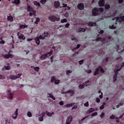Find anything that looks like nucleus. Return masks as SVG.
I'll return each mask as SVG.
<instances>
[{"label":"nucleus","instance_id":"21","mask_svg":"<svg viewBox=\"0 0 124 124\" xmlns=\"http://www.w3.org/2000/svg\"><path fill=\"white\" fill-rule=\"evenodd\" d=\"M27 11H28V12H31L33 11V9H32V8H31L30 6H28L27 7Z\"/></svg>","mask_w":124,"mask_h":124},{"label":"nucleus","instance_id":"17","mask_svg":"<svg viewBox=\"0 0 124 124\" xmlns=\"http://www.w3.org/2000/svg\"><path fill=\"white\" fill-rule=\"evenodd\" d=\"M7 20L10 21V22H13V16H8Z\"/></svg>","mask_w":124,"mask_h":124},{"label":"nucleus","instance_id":"40","mask_svg":"<svg viewBox=\"0 0 124 124\" xmlns=\"http://www.w3.org/2000/svg\"><path fill=\"white\" fill-rule=\"evenodd\" d=\"M9 98L10 99H12V98H13V94H12V93H10V95L9 96Z\"/></svg>","mask_w":124,"mask_h":124},{"label":"nucleus","instance_id":"62","mask_svg":"<svg viewBox=\"0 0 124 124\" xmlns=\"http://www.w3.org/2000/svg\"><path fill=\"white\" fill-rule=\"evenodd\" d=\"M59 105H63V101H61L59 102Z\"/></svg>","mask_w":124,"mask_h":124},{"label":"nucleus","instance_id":"37","mask_svg":"<svg viewBox=\"0 0 124 124\" xmlns=\"http://www.w3.org/2000/svg\"><path fill=\"white\" fill-rule=\"evenodd\" d=\"M109 28L111 30H116V27H115L114 25L109 26Z\"/></svg>","mask_w":124,"mask_h":124},{"label":"nucleus","instance_id":"4","mask_svg":"<svg viewBox=\"0 0 124 124\" xmlns=\"http://www.w3.org/2000/svg\"><path fill=\"white\" fill-rule=\"evenodd\" d=\"M12 52V51L10 50L9 51L8 54H2V56L3 58V59H12V58H13V57H14V55L11 54L10 52Z\"/></svg>","mask_w":124,"mask_h":124},{"label":"nucleus","instance_id":"56","mask_svg":"<svg viewBox=\"0 0 124 124\" xmlns=\"http://www.w3.org/2000/svg\"><path fill=\"white\" fill-rule=\"evenodd\" d=\"M83 62H84V60H82L79 61V64H83Z\"/></svg>","mask_w":124,"mask_h":124},{"label":"nucleus","instance_id":"8","mask_svg":"<svg viewBox=\"0 0 124 124\" xmlns=\"http://www.w3.org/2000/svg\"><path fill=\"white\" fill-rule=\"evenodd\" d=\"M18 38L19 39H22V40H25L26 39V37L23 35V34H20V32H18L17 34Z\"/></svg>","mask_w":124,"mask_h":124},{"label":"nucleus","instance_id":"9","mask_svg":"<svg viewBox=\"0 0 124 124\" xmlns=\"http://www.w3.org/2000/svg\"><path fill=\"white\" fill-rule=\"evenodd\" d=\"M99 6L100 7H102L105 5V0H100L98 1Z\"/></svg>","mask_w":124,"mask_h":124},{"label":"nucleus","instance_id":"3","mask_svg":"<svg viewBox=\"0 0 124 124\" xmlns=\"http://www.w3.org/2000/svg\"><path fill=\"white\" fill-rule=\"evenodd\" d=\"M53 50H50L49 52H48L47 54H44L41 55L40 57V59L42 61H43L44 60H45L47 57H50L51 55L53 54Z\"/></svg>","mask_w":124,"mask_h":124},{"label":"nucleus","instance_id":"30","mask_svg":"<svg viewBox=\"0 0 124 124\" xmlns=\"http://www.w3.org/2000/svg\"><path fill=\"white\" fill-rule=\"evenodd\" d=\"M36 13V12L35 11H33L32 12H30L29 13L30 16H32V15H35V14Z\"/></svg>","mask_w":124,"mask_h":124},{"label":"nucleus","instance_id":"27","mask_svg":"<svg viewBox=\"0 0 124 124\" xmlns=\"http://www.w3.org/2000/svg\"><path fill=\"white\" fill-rule=\"evenodd\" d=\"M31 68H33L35 70V71L38 72L39 71V67H33V66H31Z\"/></svg>","mask_w":124,"mask_h":124},{"label":"nucleus","instance_id":"1","mask_svg":"<svg viewBox=\"0 0 124 124\" xmlns=\"http://www.w3.org/2000/svg\"><path fill=\"white\" fill-rule=\"evenodd\" d=\"M98 11L102 13L103 11H104V9L103 8H94L92 10V13L93 16H97L98 15Z\"/></svg>","mask_w":124,"mask_h":124},{"label":"nucleus","instance_id":"15","mask_svg":"<svg viewBox=\"0 0 124 124\" xmlns=\"http://www.w3.org/2000/svg\"><path fill=\"white\" fill-rule=\"evenodd\" d=\"M88 25L90 27H93V26H96V23L90 22L88 23Z\"/></svg>","mask_w":124,"mask_h":124},{"label":"nucleus","instance_id":"58","mask_svg":"<svg viewBox=\"0 0 124 124\" xmlns=\"http://www.w3.org/2000/svg\"><path fill=\"white\" fill-rule=\"evenodd\" d=\"M120 19L122 22L123 21H124V15L123 16H120Z\"/></svg>","mask_w":124,"mask_h":124},{"label":"nucleus","instance_id":"48","mask_svg":"<svg viewBox=\"0 0 124 124\" xmlns=\"http://www.w3.org/2000/svg\"><path fill=\"white\" fill-rule=\"evenodd\" d=\"M95 116H97V112H94L92 114V117H94Z\"/></svg>","mask_w":124,"mask_h":124},{"label":"nucleus","instance_id":"33","mask_svg":"<svg viewBox=\"0 0 124 124\" xmlns=\"http://www.w3.org/2000/svg\"><path fill=\"white\" fill-rule=\"evenodd\" d=\"M28 26L27 25H20L19 26V29H25V28H27Z\"/></svg>","mask_w":124,"mask_h":124},{"label":"nucleus","instance_id":"13","mask_svg":"<svg viewBox=\"0 0 124 124\" xmlns=\"http://www.w3.org/2000/svg\"><path fill=\"white\" fill-rule=\"evenodd\" d=\"M18 115V108H17L15 111V112L14 113V114H13V119H14L15 120H16V119H17V115Z\"/></svg>","mask_w":124,"mask_h":124},{"label":"nucleus","instance_id":"41","mask_svg":"<svg viewBox=\"0 0 124 124\" xmlns=\"http://www.w3.org/2000/svg\"><path fill=\"white\" fill-rule=\"evenodd\" d=\"M38 37L39 39H45V37L42 36V35H40L39 37Z\"/></svg>","mask_w":124,"mask_h":124},{"label":"nucleus","instance_id":"6","mask_svg":"<svg viewBox=\"0 0 124 124\" xmlns=\"http://www.w3.org/2000/svg\"><path fill=\"white\" fill-rule=\"evenodd\" d=\"M21 76H22V74H18L16 76L11 75L9 77V78L11 80H16V79H18Z\"/></svg>","mask_w":124,"mask_h":124},{"label":"nucleus","instance_id":"7","mask_svg":"<svg viewBox=\"0 0 124 124\" xmlns=\"http://www.w3.org/2000/svg\"><path fill=\"white\" fill-rule=\"evenodd\" d=\"M78 8L79 10H83L85 8V6L83 3H80L78 4Z\"/></svg>","mask_w":124,"mask_h":124},{"label":"nucleus","instance_id":"59","mask_svg":"<svg viewBox=\"0 0 124 124\" xmlns=\"http://www.w3.org/2000/svg\"><path fill=\"white\" fill-rule=\"evenodd\" d=\"M70 26V24L69 23H67L65 25V28H68Z\"/></svg>","mask_w":124,"mask_h":124},{"label":"nucleus","instance_id":"42","mask_svg":"<svg viewBox=\"0 0 124 124\" xmlns=\"http://www.w3.org/2000/svg\"><path fill=\"white\" fill-rule=\"evenodd\" d=\"M105 8L106 9L108 10V9H109L110 8V5L109 4H106L105 5Z\"/></svg>","mask_w":124,"mask_h":124},{"label":"nucleus","instance_id":"16","mask_svg":"<svg viewBox=\"0 0 124 124\" xmlns=\"http://www.w3.org/2000/svg\"><path fill=\"white\" fill-rule=\"evenodd\" d=\"M100 72H99V68H97L95 70V71L94 73V76H96V75H97V74H99Z\"/></svg>","mask_w":124,"mask_h":124},{"label":"nucleus","instance_id":"43","mask_svg":"<svg viewBox=\"0 0 124 124\" xmlns=\"http://www.w3.org/2000/svg\"><path fill=\"white\" fill-rule=\"evenodd\" d=\"M55 80H56V78H55V77H52L51 79V81L52 83H53V82H54Z\"/></svg>","mask_w":124,"mask_h":124},{"label":"nucleus","instance_id":"28","mask_svg":"<svg viewBox=\"0 0 124 124\" xmlns=\"http://www.w3.org/2000/svg\"><path fill=\"white\" fill-rule=\"evenodd\" d=\"M34 5H36V6H38L39 7H40V3H39V2H37V1H34Z\"/></svg>","mask_w":124,"mask_h":124},{"label":"nucleus","instance_id":"36","mask_svg":"<svg viewBox=\"0 0 124 124\" xmlns=\"http://www.w3.org/2000/svg\"><path fill=\"white\" fill-rule=\"evenodd\" d=\"M67 93H73L72 95H71V96H72V95H73V94H74V91H73V90H69L67 91Z\"/></svg>","mask_w":124,"mask_h":124},{"label":"nucleus","instance_id":"20","mask_svg":"<svg viewBox=\"0 0 124 124\" xmlns=\"http://www.w3.org/2000/svg\"><path fill=\"white\" fill-rule=\"evenodd\" d=\"M75 104V103H71V104H67L65 106V107L66 108H69V107H72V106Z\"/></svg>","mask_w":124,"mask_h":124},{"label":"nucleus","instance_id":"60","mask_svg":"<svg viewBox=\"0 0 124 124\" xmlns=\"http://www.w3.org/2000/svg\"><path fill=\"white\" fill-rule=\"evenodd\" d=\"M119 3H123L124 2V0H118Z\"/></svg>","mask_w":124,"mask_h":124},{"label":"nucleus","instance_id":"54","mask_svg":"<svg viewBox=\"0 0 124 124\" xmlns=\"http://www.w3.org/2000/svg\"><path fill=\"white\" fill-rule=\"evenodd\" d=\"M5 77L3 76H1L0 75V79L3 80V79H5Z\"/></svg>","mask_w":124,"mask_h":124},{"label":"nucleus","instance_id":"50","mask_svg":"<svg viewBox=\"0 0 124 124\" xmlns=\"http://www.w3.org/2000/svg\"><path fill=\"white\" fill-rule=\"evenodd\" d=\"M72 72V71L71 70H67L66 72L67 75H69L70 73H71Z\"/></svg>","mask_w":124,"mask_h":124},{"label":"nucleus","instance_id":"38","mask_svg":"<svg viewBox=\"0 0 124 124\" xmlns=\"http://www.w3.org/2000/svg\"><path fill=\"white\" fill-rule=\"evenodd\" d=\"M117 10H115V12H114L112 15H111V17H115L116 15H117Z\"/></svg>","mask_w":124,"mask_h":124},{"label":"nucleus","instance_id":"25","mask_svg":"<svg viewBox=\"0 0 124 124\" xmlns=\"http://www.w3.org/2000/svg\"><path fill=\"white\" fill-rule=\"evenodd\" d=\"M98 68H99V70H100V72H101V73H104V72H105V71H104V69H103V68H102V67H101V66H99Z\"/></svg>","mask_w":124,"mask_h":124},{"label":"nucleus","instance_id":"35","mask_svg":"<svg viewBox=\"0 0 124 124\" xmlns=\"http://www.w3.org/2000/svg\"><path fill=\"white\" fill-rule=\"evenodd\" d=\"M61 23H67V19H66V18H64V19L61 20Z\"/></svg>","mask_w":124,"mask_h":124},{"label":"nucleus","instance_id":"32","mask_svg":"<svg viewBox=\"0 0 124 124\" xmlns=\"http://www.w3.org/2000/svg\"><path fill=\"white\" fill-rule=\"evenodd\" d=\"M39 22H40V18H39V17H37L36 19V21L34 22V24H36V25H37Z\"/></svg>","mask_w":124,"mask_h":124},{"label":"nucleus","instance_id":"24","mask_svg":"<svg viewBox=\"0 0 124 124\" xmlns=\"http://www.w3.org/2000/svg\"><path fill=\"white\" fill-rule=\"evenodd\" d=\"M105 105H106V103L104 102L102 104V105H101L100 107V110H103V109H104V106H105Z\"/></svg>","mask_w":124,"mask_h":124},{"label":"nucleus","instance_id":"47","mask_svg":"<svg viewBox=\"0 0 124 124\" xmlns=\"http://www.w3.org/2000/svg\"><path fill=\"white\" fill-rule=\"evenodd\" d=\"M0 39L1 40V41H0V43H1V44H4V43H5L4 41L2 40V38H0Z\"/></svg>","mask_w":124,"mask_h":124},{"label":"nucleus","instance_id":"46","mask_svg":"<svg viewBox=\"0 0 124 124\" xmlns=\"http://www.w3.org/2000/svg\"><path fill=\"white\" fill-rule=\"evenodd\" d=\"M85 87V85H84V84L82 85V84H80L79 85V89H83V88Z\"/></svg>","mask_w":124,"mask_h":124},{"label":"nucleus","instance_id":"34","mask_svg":"<svg viewBox=\"0 0 124 124\" xmlns=\"http://www.w3.org/2000/svg\"><path fill=\"white\" fill-rule=\"evenodd\" d=\"M89 83H90V81L89 80H87V81H86L85 83H83V85L85 87H87V86H88V85H89Z\"/></svg>","mask_w":124,"mask_h":124},{"label":"nucleus","instance_id":"11","mask_svg":"<svg viewBox=\"0 0 124 124\" xmlns=\"http://www.w3.org/2000/svg\"><path fill=\"white\" fill-rule=\"evenodd\" d=\"M54 5L55 8H59L60 7V5H61V3H60V1H55L54 2Z\"/></svg>","mask_w":124,"mask_h":124},{"label":"nucleus","instance_id":"14","mask_svg":"<svg viewBox=\"0 0 124 124\" xmlns=\"http://www.w3.org/2000/svg\"><path fill=\"white\" fill-rule=\"evenodd\" d=\"M94 111V109L93 108H89L87 111H86V114H90V113H93Z\"/></svg>","mask_w":124,"mask_h":124},{"label":"nucleus","instance_id":"26","mask_svg":"<svg viewBox=\"0 0 124 124\" xmlns=\"http://www.w3.org/2000/svg\"><path fill=\"white\" fill-rule=\"evenodd\" d=\"M13 3L18 5V4L20 3V0H15L13 2Z\"/></svg>","mask_w":124,"mask_h":124},{"label":"nucleus","instance_id":"52","mask_svg":"<svg viewBox=\"0 0 124 124\" xmlns=\"http://www.w3.org/2000/svg\"><path fill=\"white\" fill-rule=\"evenodd\" d=\"M84 106H85V107H89V102L85 103L84 104Z\"/></svg>","mask_w":124,"mask_h":124},{"label":"nucleus","instance_id":"51","mask_svg":"<svg viewBox=\"0 0 124 124\" xmlns=\"http://www.w3.org/2000/svg\"><path fill=\"white\" fill-rule=\"evenodd\" d=\"M96 101L97 103H99L100 102V99L99 98H96Z\"/></svg>","mask_w":124,"mask_h":124},{"label":"nucleus","instance_id":"64","mask_svg":"<svg viewBox=\"0 0 124 124\" xmlns=\"http://www.w3.org/2000/svg\"><path fill=\"white\" fill-rule=\"evenodd\" d=\"M77 106H74V107H73V108H72V110H74V109H77Z\"/></svg>","mask_w":124,"mask_h":124},{"label":"nucleus","instance_id":"45","mask_svg":"<svg viewBox=\"0 0 124 124\" xmlns=\"http://www.w3.org/2000/svg\"><path fill=\"white\" fill-rule=\"evenodd\" d=\"M59 83H60L59 80H55L54 84H55V85H58V84H59Z\"/></svg>","mask_w":124,"mask_h":124},{"label":"nucleus","instance_id":"5","mask_svg":"<svg viewBox=\"0 0 124 124\" xmlns=\"http://www.w3.org/2000/svg\"><path fill=\"white\" fill-rule=\"evenodd\" d=\"M49 20L51 21V22H55V21H59L61 19L60 17H57L55 16H51L48 17Z\"/></svg>","mask_w":124,"mask_h":124},{"label":"nucleus","instance_id":"22","mask_svg":"<svg viewBox=\"0 0 124 124\" xmlns=\"http://www.w3.org/2000/svg\"><path fill=\"white\" fill-rule=\"evenodd\" d=\"M116 46L117 47V51L118 52V53H122V52H124V46L123 47L124 49L121 50V51L119 50V49L120 48V46L119 45H117Z\"/></svg>","mask_w":124,"mask_h":124},{"label":"nucleus","instance_id":"18","mask_svg":"<svg viewBox=\"0 0 124 124\" xmlns=\"http://www.w3.org/2000/svg\"><path fill=\"white\" fill-rule=\"evenodd\" d=\"M35 43L37 45H39L40 44V40H39V38L38 37H36L35 38Z\"/></svg>","mask_w":124,"mask_h":124},{"label":"nucleus","instance_id":"23","mask_svg":"<svg viewBox=\"0 0 124 124\" xmlns=\"http://www.w3.org/2000/svg\"><path fill=\"white\" fill-rule=\"evenodd\" d=\"M84 31H86V29L84 28H79L78 31V32H82Z\"/></svg>","mask_w":124,"mask_h":124},{"label":"nucleus","instance_id":"31","mask_svg":"<svg viewBox=\"0 0 124 124\" xmlns=\"http://www.w3.org/2000/svg\"><path fill=\"white\" fill-rule=\"evenodd\" d=\"M48 97H51L53 100H56V98L54 97V95H53L52 94H48Z\"/></svg>","mask_w":124,"mask_h":124},{"label":"nucleus","instance_id":"19","mask_svg":"<svg viewBox=\"0 0 124 124\" xmlns=\"http://www.w3.org/2000/svg\"><path fill=\"white\" fill-rule=\"evenodd\" d=\"M43 117H44V114H41L40 115V117H39V121H40V122H43Z\"/></svg>","mask_w":124,"mask_h":124},{"label":"nucleus","instance_id":"12","mask_svg":"<svg viewBox=\"0 0 124 124\" xmlns=\"http://www.w3.org/2000/svg\"><path fill=\"white\" fill-rule=\"evenodd\" d=\"M7 64H8V66H4V67L2 68V71L4 70H10V65H9V63H8Z\"/></svg>","mask_w":124,"mask_h":124},{"label":"nucleus","instance_id":"29","mask_svg":"<svg viewBox=\"0 0 124 124\" xmlns=\"http://www.w3.org/2000/svg\"><path fill=\"white\" fill-rule=\"evenodd\" d=\"M54 112L50 113V112H49L48 111H46V115L48 117H52V115H54Z\"/></svg>","mask_w":124,"mask_h":124},{"label":"nucleus","instance_id":"44","mask_svg":"<svg viewBox=\"0 0 124 124\" xmlns=\"http://www.w3.org/2000/svg\"><path fill=\"white\" fill-rule=\"evenodd\" d=\"M27 116H28V117H31V116H32L31 113V112L29 111L27 113Z\"/></svg>","mask_w":124,"mask_h":124},{"label":"nucleus","instance_id":"49","mask_svg":"<svg viewBox=\"0 0 124 124\" xmlns=\"http://www.w3.org/2000/svg\"><path fill=\"white\" fill-rule=\"evenodd\" d=\"M104 116H105V113L104 112H103L100 115V117L102 119L103 117H104Z\"/></svg>","mask_w":124,"mask_h":124},{"label":"nucleus","instance_id":"10","mask_svg":"<svg viewBox=\"0 0 124 124\" xmlns=\"http://www.w3.org/2000/svg\"><path fill=\"white\" fill-rule=\"evenodd\" d=\"M112 21H114V20H116V22L121 23L122 20L121 19V17L117 16L114 18H112Z\"/></svg>","mask_w":124,"mask_h":124},{"label":"nucleus","instance_id":"2","mask_svg":"<svg viewBox=\"0 0 124 124\" xmlns=\"http://www.w3.org/2000/svg\"><path fill=\"white\" fill-rule=\"evenodd\" d=\"M124 62H123L122 63H121V68L119 69H117V70L114 69V73L115 74L113 76V82H115L117 81V76H118V74H119V73H118V71H120V70H121L122 69V68H123V67H124Z\"/></svg>","mask_w":124,"mask_h":124},{"label":"nucleus","instance_id":"55","mask_svg":"<svg viewBox=\"0 0 124 124\" xmlns=\"http://www.w3.org/2000/svg\"><path fill=\"white\" fill-rule=\"evenodd\" d=\"M80 46H81V45L78 44V45H77L76 47H75V49H79Z\"/></svg>","mask_w":124,"mask_h":124},{"label":"nucleus","instance_id":"63","mask_svg":"<svg viewBox=\"0 0 124 124\" xmlns=\"http://www.w3.org/2000/svg\"><path fill=\"white\" fill-rule=\"evenodd\" d=\"M85 71L86 72H87V73H89V74L92 73V70H88V71L86 70Z\"/></svg>","mask_w":124,"mask_h":124},{"label":"nucleus","instance_id":"53","mask_svg":"<svg viewBox=\"0 0 124 124\" xmlns=\"http://www.w3.org/2000/svg\"><path fill=\"white\" fill-rule=\"evenodd\" d=\"M102 39L101 37H98L95 39V41H100Z\"/></svg>","mask_w":124,"mask_h":124},{"label":"nucleus","instance_id":"39","mask_svg":"<svg viewBox=\"0 0 124 124\" xmlns=\"http://www.w3.org/2000/svg\"><path fill=\"white\" fill-rule=\"evenodd\" d=\"M46 0H41L40 2L42 4H45L46 3Z\"/></svg>","mask_w":124,"mask_h":124},{"label":"nucleus","instance_id":"57","mask_svg":"<svg viewBox=\"0 0 124 124\" xmlns=\"http://www.w3.org/2000/svg\"><path fill=\"white\" fill-rule=\"evenodd\" d=\"M109 119L111 120H114V119H115V116L112 115L109 117Z\"/></svg>","mask_w":124,"mask_h":124},{"label":"nucleus","instance_id":"61","mask_svg":"<svg viewBox=\"0 0 124 124\" xmlns=\"http://www.w3.org/2000/svg\"><path fill=\"white\" fill-rule=\"evenodd\" d=\"M116 123H120V119L119 117H117L116 118Z\"/></svg>","mask_w":124,"mask_h":124}]
</instances>
